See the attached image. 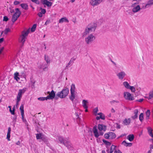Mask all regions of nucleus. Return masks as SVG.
<instances>
[{"label":"nucleus","instance_id":"obj_1","mask_svg":"<svg viewBox=\"0 0 153 153\" xmlns=\"http://www.w3.org/2000/svg\"><path fill=\"white\" fill-rule=\"evenodd\" d=\"M96 26L93 24L89 25L85 29L84 31L82 34L83 37H86L89 33L95 31Z\"/></svg>","mask_w":153,"mask_h":153},{"label":"nucleus","instance_id":"obj_2","mask_svg":"<svg viewBox=\"0 0 153 153\" xmlns=\"http://www.w3.org/2000/svg\"><path fill=\"white\" fill-rule=\"evenodd\" d=\"M29 32L30 30L28 29L27 31L23 30L22 32V34L20 36L19 41L20 42L22 43L23 45L27 39V37Z\"/></svg>","mask_w":153,"mask_h":153},{"label":"nucleus","instance_id":"obj_3","mask_svg":"<svg viewBox=\"0 0 153 153\" xmlns=\"http://www.w3.org/2000/svg\"><path fill=\"white\" fill-rule=\"evenodd\" d=\"M69 93V89L68 88L63 89L62 91L58 92L56 96L60 98H65L67 96Z\"/></svg>","mask_w":153,"mask_h":153},{"label":"nucleus","instance_id":"obj_4","mask_svg":"<svg viewBox=\"0 0 153 153\" xmlns=\"http://www.w3.org/2000/svg\"><path fill=\"white\" fill-rule=\"evenodd\" d=\"M95 39V36L93 34L91 33L85 37V40L87 44L89 45L92 43Z\"/></svg>","mask_w":153,"mask_h":153},{"label":"nucleus","instance_id":"obj_5","mask_svg":"<svg viewBox=\"0 0 153 153\" xmlns=\"http://www.w3.org/2000/svg\"><path fill=\"white\" fill-rule=\"evenodd\" d=\"M25 89L24 88L22 89H20L19 90V92L17 96V100L16 105V107H18L19 102L20 101L21 98L22 97V95L25 92Z\"/></svg>","mask_w":153,"mask_h":153},{"label":"nucleus","instance_id":"obj_6","mask_svg":"<svg viewBox=\"0 0 153 153\" xmlns=\"http://www.w3.org/2000/svg\"><path fill=\"white\" fill-rule=\"evenodd\" d=\"M15 11L16 12L13 15L12 19V21L13 23L17 20V19L20 16L21 14V12L19 10V8H16L15 9Z\"/></svg>","mask_w":153,"mask_h":153},{"label":"nucleus","instance_id":"obj_7","mask_svg":"<svg viewBox=\"0 0 153 153\" xmlns=\"http://www.w3.org/2000/svg\"><path fill=\"white\" fill-rule=\"evenodd\" d=\"M75 86L74 84H72L71 86V96L70 99L72 101H73L75 98Z\"/></svg>","mask_w":153,"mask_h":153},{"label":"nucleus","instance_id":"obj_8","mask_svg":"<svg viewBox=\"0 0 153 153\" xmlns=\"http://www.w3.org/2000/svg\"><path fill=\"white\" fill-rule=\"evenodd\" d=\"M105 138L106 139H113L115 138L116 135L115 134L112 132H109L105 133L104 134Z\"/></svg>","mask_w":153,"mask_h":153},{"label":"nucleus","instance_id":"obj_9","mask_svg":"<svg viewBox=\"0 0 153 153\" xmlns=\"http://www.w3.org/2000/svg\"><path fill=\"white\" fill-rule=\"evenodd\" d=\"M124 96L125 99L130 100H134V98L133 95L129 92H124Z\"/></svg>","mask_w":153,"mask_h":153},{"label":"nucleus","instance_id":"obj_10","mask_svg":"<svg viewBox=\"0 0 153 153\" xmlns=\"http://www.w3.org/2000/svg\"><path fill=\"white\" fill-rule=\"evenodd\" d=\"M102 0H91L90 4L93 6H97L101 3Z\"/></svg>","mask_w":153,"mask_h":153},{"label":"nucleus","instance_id":"obj_11","mask_svg":"<svg viewBox=\"0 0 153 153\" xmlns=\"http://www.w3.org/2000/svg\"><path fill=\"white\" fill-rule=\"evenodd\" d=\"M48 93L49 94V95L46 97L48 100H52L54 98L55 93L53 90H52L51 92H48Z\"/></svg>","mask_w":153,"mask_h":153},{"label":"nucleus","instance_id":"obj_12","mask_svg":"<svg viewBox=\"0 0 153 153\" xmlns=\"http://www.w3.org/2000/svg\"><path fill=\"white\" fill-rule=\"evenodd\" d=\"M136 3H134L132 4L131 7H133L132 9V11L134 13H136L138 12L141 9L139 5H137L135 7V5L137 4Z\"/></svg>","mask_w":153,"mask_h":153},{"label":"nucleus","instance_id":"obj_13","mask_svg":"<svg viewBox=\"0 0 153 153\" xmlns=\"http://www.w3.org/2000/svg\"><path fill=\"white\" fill-rule=\"evenodd\" d=\"M126 75V74L125 72L121 71L118 73L117 74V75L119 79L123 80Z\"/></svg>","mask_w":153,"mask_h":153},{"label":"nucleus","instance_id":"obj_14","mask_svg":"<svg viewBox=\"0 0 153 153\" xmlns=\"http://www.w3.org/2000/svg\"><path fill=\"white\" fill-rule=\"evenodd\" d=\"M152 5H153V0H149L147 1L144 6H143L142 7V9H145L146 8H148Z\"/></svg>","mask_w":153,"mask_h":153},{"label":"nucleus","instance_id":"obj_15","mask_svg":"<svg viewBox=\"0 0 153 153\" xmlns=\"http://www.w3.org/2000/svg\"><path fill=\"white\" fill-rule=\"evenodd\" d=\"M20 110L21 111V114L22 117V119L24 122L26 121V120L24 118V105L23 104H22L21 105L20 108Z\"/></svg>","mask_w":153,"mask_h":153},{"label":"nucleus","instance_id":"obj_16","mask_svg":"<svg viewBox=\"0 0 153 153\" xmlns=\"http://www.w3.org/2000/svg\"><path fill=\"white\" fill-rule=\"evenodd\" d=\"M42 3L44 5H46L48 7H50L51 6L52 2L48 1V0H40Z\"/></svg>","mask_w":153,"mask_h":153},{"label":"nucleus","instance_id":"obj_17","mask_svg":"<svg viewBox=\"0 0 153 153\" xmlns=\"http://www.w3.org/2000/svg\"><path fill=\"white\" fill-rule=\"evenodd\" d=\"M116 146L112 145L110 149L108 148H107L106 152L108 153H112L115 149Z\"/></svg>","mask_w":153,"mask_h":153},{"label":"nucleus","instance_id":"obj_18","mask_svg":"<svg viewBox=\"0 0 153 153\" xmlns=\"http://www.w3.org/2000/svg\"><path fill=\"white\" fill-rule=\"evenodd\" d=\"M138 112V111L137 109H135L134 111L133 114L131 117V118L133 120H134L137 118Z\"/></svg>","mask_w":153,"mask_h":153},{"label":"nucleus","instance_id":"obj_19","mask_svg":"<svg viewBox=\"0 0 153 153\" xmlns=\"http://www.w3.org/2000/svg\"><path fill=\"white\" fill-rule=\"evenodd\" d=\"M93 131L95 137L96 138L98 137L100 134L98 131L96 126H94L93 127Z\"/></svg>","mask_w":153,"mask_h":153},{"label":"nucleus","instance_id":"obj_20","mask_svg":"<svg viewBox=\"0 0 153 153\" xmlns=\"http://www.w3.org/2000/svg\"><path fill=\"white\" fill-rule=\"evenodd\" d=\"M98 128L100 131L102 130L105 131L106 130V126L102 124H99Z\"/></svg>","mask_w":153,"mask_h":153},{"label":"nucleus","instance_id":"obj_21","mask_svg":"<svg viewBox=\"0 0 153 153\" xmlns=\"http://www.w3.org/2000/svg\"><path fill=\"white\" fill-rule=\"evenodd\" d=\"M58 140L61 143H62L65 145L66 143H68L69 142L67 141L65 139L62 137H58Z\"/></svg>","mask_w":153,"mask_h":153},{"label":"nucleus","instance_id":"obj_22","mask_svg":"<svg viewBox=\"0 0 153 153\" xmlns=\"http://www.w3.org/2000/svg\"><path fill=\"white\" fill-rule=\"evenodd\" d=\"M131 119L130 118L125 119H124L123 123L124 125H128L130 124L131 123Z\"/></svg>","mask_w":153,"mask_h":153},{"label":"nucleus","instance_id":"obj_23","mask_svg":"<svg viewBox=\"0 0 153 153\" xmlns=\"http://www.w3.org/2000/svg\"><path fill=\"white\" fill-rule=\"evenodd\" d=\"M11 131V128L10 127H9L8 128V131L7 134V138L8 140L10 141V134Z\"/></svg>","mask_w":153,"mask_h":153},{"label":"nucleus","instance_id":"obj_24","mask_svg":"<svg viewBox=\"0 0 153 153\" xmlns=\"http://www.w3.org/2000/svg\"><path fill=\"white\" fill-rule=\"evenodd\" d=\"M64 22H68L69 21L66 17H64L61 19L59 21V23H62Z\"/></svg>","mask_w":153,"mask_h":153},{"label":"nucleus","instance_id":"obj_25","mask_svg":"<svg viewBox=\"0 0 153 153\" xmlns=\"http://www.w3.org/2000/svg\"><path fill=\"white\" fill-rule=\"evenodd\" d=\"M150 111L149 110H148L146 112V120H148L150 117Z\"/></svg>","mask_w":153,"mask_h":153},{"label":"nucleus","instance_id":"obj_26","mask_svg":"<svg viewBox=\"0 0 153 153\" xmlns=\"http://www.w3.org/2000/svg\"><path fill=\"white\" fill-rule=\"evenodd\" d=\"M134 136L133 134H129L127 137V139L130 141H132L134 139Z\"/></svg>","mask_w":153,"mask_h":153},{"label":"nucleus","instance_id":"obj_27","mask_svg":"<svg viewBox=\"0 0 153 153\" xmlns=\"http://www.w3.org/2000/svg\"><path fill=\"white\" fill-rule=\"evenodd\" d=\"M88 102L87 100H83L82 101V106L84 108H88V107L87 105Z\"/></svg>","mask_w":153,"mask_h":153},{"label":"nucleus","instance_id":"obj_28","mask_svg":"<svg viewBox=\"0 0 153 153\" xmlns=\"http://www.w3.org/2000/svg\"><path fill=\"white\" fill-rule=\"evenodd\" d=\"M45 60L48 64L50 63V60L48 56L45 55Z\"/></svg>","mask_w":153,"mask_h":153},{"label":"nucleus","instance_id":"obj_29","mask_svg":"<svg viewBox=\"0 0 153 153\" xmlns=\"http://www.w3.org/2000/svg\"><path fill=\"white\" fill-rule=\"evenodd\" d=\"M19 76V74L18 72H16L14 74V78L17 81L20 79V78L18 76Z\"/></svg>","mask_w":153,"mask_h":153},{"label":"nucleus","instance_id":"obj_30","mask_svg":"<svg viewBox=\"0 0 153 153\" xmlns=\"http://www.w3.org/2000/svg\"><path fill=\"white\" fill-rule=\"evenodd\" d=\"M123 84L124 87L127 89L129 88L131 86L129 85L127 82H124L123 83Z\"/></svg>","mask_w":153,"mask_h":153},{"label":"nucleus","instance_id":"obj_31","mask_svg":"<svg viewBox=\"0 0 153 153\" xmlns=\"http://www.w3.org/2000/svg\"><path fill=\"white\" fill-rule=\"evenodd\" d=\"M21 6L25 10H27L28 9V5L26 4H21Z\"/></svg>","mask_w":153,"mask_h":153},{"label":"nucleus","instance_id":"obj_32","mask_svg":"<svg viewBox=\"0 0 153 153\" xmlns=\"http://www.w3.org/2000/svg\"><path fill=\"white\" fill-rule=\"evenodd\" d=\"M43 136L41 133L37 134H36V138L37 139H41Z\"/></svg>","mask_w":153,"mask_h":153},{"label":"nucleus","instance_id":"obj_33","mask_svg":"<svg viewBox=\"0 0 153 153\" xmlns=\"http://www.w3.org/2000/svg\"><path fill=\"white\" fill-rule=\"evenodd\" d=\"M76 58H74V57L72 58L69 62L68 64V65L67 66V67L70 65L72 63H73L74 61L76 60Z\"/></svg>","mask_w":153,"mask_h":153},{"label":"nucleus","instance_id":"obj_34","mask_svg":"<svg viewBox=\"0 0 153 153\" xmlns=\"http://www.w3.org/2000/svg\"><path fill=\"white\" fill-rule=\"evenodd\" d=\"M122 144L126 146H130L132 145V143H127L125 140L123 142Z\"/></svg>","mask_w":153,"mask_h":153},{"label":"nucleus","instance_id":"obj_35","mask_svg":"<svg viewBox=\"0 0 153 153\" xmlns=\"http://www.w3.org/2000/svg\"><path fill=\"white\" fill-rule=\"evenodd\" d=\"M44 66L43 65H42L39 67V68L40 69H42L43 71H45L48 70V68L47 67H45L43 68Z\"/></svg>","mask_w":153,"mask_h":153},{"label":"nucleus","instance_id":"obj_36","mask_svg":"<svg viewBox=\"0 0 153 153\" xmlns=\"http://www.w3.org/2000/svg\"><path fill=\"white\" fill-rule=\"evenodd\" d=\"M139 119L141 122H142L143 119V113H141L139 116Z\"/></svg>","mask_w":153,"mask_h":153},{"label":"nucleus","instance_id":"obj_37","mask_svg":"<svg viewBox=\"0 0 153 153\" xmlns=\"http://www.w3.org/2000/svg\"><path fill=\"white\" fill-rule=\"evenodd\" d=\"M7 10L10 13H12L14 12V10L12 7H9L7 9Z\"/></svg>","mask_w":153,"mask_h":153},{"label":"nucleus","instance_id":"obj_38","mask_svg":"<svg viewBox=\"0 0 153 153\" xmlns=\"http://www.w3.org/2000/svg\"><path fill=\"white\" fill-rule=\"evenodd\" d=\"M105 117L104 115L100 116H97L96 117V119L97 120H99L100 119L102 120H104L105 119Z\"/></svg>","mask_w":153,"mask_h":153},{"label":"nucleus","instance_id":"obj_39","mask_svg":"<svg viewBox=\"0 0 153 153\" xmlns=\"http://www.w3.org/2000/svg\"><path fill=\"white\" fill-rule=\"evenodd\" d=\"M10 31V29L9 28H6L4 30V33L5 34H7Z\"/></svg>","mask_w":153,"mask_h":153},{"label":"nucleus","instance_id":"obj_40","mask_svg":"<svg viewBox=\"0 0 153 153\" xmlns=\"http://www.w3.org/2000/svg\"><path fill=\"white\" fill-rule=\"evenodd\" d=\"M36 24H34L33 25L31 29V31L32 32H33L35 30L36 28Z\"/></svg>","mask_w":153,"mask_h":153},{"label":"nucleus","instance_id":"obj_41","mask_svg":"<svg viewBox=\"0 0 153 153\" xmlns=\"http://www.w3.org/2000/svg\"><path fill=\"white\" fill-rule=\"evenodd\" d=\"M103 142L107 146H110L111 144L110 142H108L105 140L103 139L102 140Z\"/></svg>","mask_w":153,"mask_h":153},{"label":"nucleus","instance_id":"obj_42","mask_svg":"<svg viewBox=\"0 0 153 153\" xmlns=\"http://www.w3.org/2000/svg\"><path fill=\"white\" fill-rule=\"evenodd\" d=\"M129 89H130L133 92H134L136 90L134 86H130Z\"/></svg>","mask_w":153,"mask_h":153},{"label":"nucleus","instance_id":"obj_43","mask_svg":"<svg viewBox=\"0 0 153 153\" xmlns=\"http://www.w3.org/2000/svg\"><path fill=\"white\" fill-rule=\"evenodd\" d=\"M46 97H40L38 98V100L41 101H43L45 100H47L48 99H47Z\"/></svg>","mask_w":153,"mask_h":153},{"label":"nucleus","instance_id":"obj_44","mask_svg":"<svg viewBox=\"0 0 153 153\" xmlns=\"http://www.w3.org/2000/svg\"><path fill=\"white\" fill-rule=\"evenodd\" d=\"M98 111V110L97 108H95L93 111L94 114L95 115H97V112Z\"/></svg>","mask_w":153,"mask_h":153},{"label":"nucleus","instance_id":"obj_45","mask_svg":"<svg viewBox=\"0 0 153 153\" xmlns=\"http://www.w3.org/2000/svg\"><path fill=\"white\" fill-rule=\"evenodd\" d=\"M41 140H43L44 142H48V139L46 137H45L43 136Z\"/></svg>","mask_w":153,"mask_h":153},{"label":"nucleus","instance_id":"obj_46","mask_svg":"<svg viewBox=\"0 0 153 153\" xmlns=\"http://www.w3.org/2000/svg\"><path fill=\"white\" fill-rule=\"evenodd\" d=\"M31 0L32 2H34L37 4H40V2H39V1H38V0Z\"/></svg>","mask_w":153,"mask_h":153},{"label":"nucleus","instance_id":"obj_47","mask_svg":"<svg viewBox=\"0 0 153 153\" xmlns=\"http://www.w3.org/2000/svg\"><path fill=\"white\" fill-rule=\"evenodd\" d=\"M8 20V19L7 16H5L4 17L3 19V21L7 22Z\"/></svg>","mask_w":153,"mask_h":153},{"label":"nucleus","instance_id":"obj_48","mask_svg":"<svg viewBox=\"0 0 153 153\" xmlns=\"http://www.w3.org/2000/svg\"><path fill=\"white\" fill-rule=\"evenodd\" d=\"M40 9L41 10V12L43 14H45L46 13V10L45 9H42V8H40Z\"/></svg>","mask_w":153,"mask_h":153},{"label":"nucleus","instance_id":"obj_49","mask_svg":"<svg viewBox=\"0 0 153 153\" xmlns=\"http://www.w3.org/2000/svg\"><path fill=\"white\" fill-rule=\"evenodd\" d=\"M20 3V2L17 1H14L13 4L15 5H17Z\"/></svg>","mask_w":153,"mask_h":153},{"label":"nucleus","instance_id":"obj_50","mask_svg":"<svg viewBox=\"0 0 153 153\" xmlns=\"http://www.w3.org/2000/svg\"><path fill=\"white\" fill-rule=\"evenodd\" d=\"M4 49V47H2L0 48V54L2 53Z\"/></svg>","mask_w":153,"mask_h":153},{"label":"nucleus","instance_id":"obj_51","mask_svg":"<svg viewBox=\"0 0 153 153\" xmlns=\"http://www.w3.org/2000/svg\"><path fill=\"white\" fill-rule=\"evenodd\" d=\"M38 15L39 17H42V13L41 12L38 13Z\"/></svg>","mask_w":153,"mask_h":153},{"label":"nucleus","instance_id":"obj_52","mask_svg":"<svg viewBox=\"0 0 153 153\" xmlns=\"http://www.w3.org/2000/svg\"><path fill=\"white\" fill-rule=\"evenodd\" d=\"M114 153H122V152L119 150L118 151L115 150Z\"/></svg>","mask_w":153,"mask_h":153},{"label":"nucleus","instance_id":"obj_53","mask_svg":"<svg viewBox=\"0 0 153 153\" xmlns=\"http://www.w3.org/2000/svg\"><path fill=\"white\" fill-rule=\"evenodd\" d=\"M111 111L112 113H114L115 112V111L113 108H112L111 109Z\"/></svg>","mask_w":153,"mask_h":153},{"label":"nucleus","instance_id":"obj_54","mask_svg":"<svg viewBox=\"0 0 153 153\" xmlns=\"http://www.w3.org/2000/svg\"><path fill=\"white\" fill-rule=\"evenodd\" d=\"M4 40V39L3 38H2L1 39H0V43H1L2 42H3Z\"/></svg>","mask_w":153,"mask_h":153},{"label":"nucleus","instance_id":"obj_55","mask_svg":"<svg viewBox=\"0 0 153 153\" xmlns=\"http://www.w3.org/2000/svg\"><path fill=\"white\" fill-rule=\"evenodd\" d=\"M15 106L13 107V113L12 114L14 115L15 114Z\"/></svg>","mask_w":153,"mask_h":153},{"label":"nucleus","instance_id":"obj_56","mask_svg":"<svg viewBox=\"0 0 153 153\" xmlns=\"http://www.w3.org/2000/svg\"><path fill=\"white\" fill-rule=\"evenodd\" d=\"M143 100V99H140L138 100H137V101H138V102H142Z\"/></svg>","mask_w":153,"mask_h":153},{"label":"nucleus","instance_id":"obj_57","mask_svg":"<svg viewBox=\"0 0 153 153\" xmlns=\"http://www.w3.org/2000/svg\"><path fill=\"white\" fill-rule=\"evenodd\" d=\"M97 114L100 115V116L104 115L102 113H98Z\"/></svg>","mask_w":153,"mask_h":153},{"label":"nucleus","instance_id":"obj_58","mask_svg":"<svg viewBox=\"0 0 153 153\" xmlns=\"http://www.w3.org/2000/svg\"><path fill=\"white\" fill-rule=\"evenodd\" d=\"M111 103H114L115 102H118L117 101H116L115 100H113V101H111L110 102Z\"/></svg>","mask_w":153,"mask_h":153},{"label":"nucleus","instance_id":"obj_59","mask_svg":"<svg viewBox=\"0 0 153 153\" xmlns=\"http://www.w3.org/2000/svg\"><path fill=\"white\" fill-rule=\"evenodd\" d=\"M100 134L101 135H102L103 134V132L102 131H100L99 132Z\"/></svg>","mask_w":153,"mask_h":153},{"label":"nucleus","instance_id":"obj_60","mask_svg":"<svg viewBox=\"0 0 153 153\" xmlns=\"http://www.w3.org/2000/svg\"><path fill=\"white\" fill-rule=\"evenodd\" d=\"M20 142L19 141H18V142H17L16 143V144L17 145H19L20 144Z\"/></svg>","mask_w":153,"mask_h":153},{"label":"nucleus","instance_id":"obj_61","mask_svg":"<svg viewBox=\"0 0 153 153\" xmlns=\"http://www.w3.org/2000/svg\"><path fill=\"white\" fill-rule=\"evenodd\" d=\"M111 61L112 62V63L114 65H116V63L114 62V61H112V60H111Z\"/></svg>","mask_w":153,"mask_h":153},{"label":"nucleus","instance_id":"obj_62","mask_svg":"<svg viewBox=\"0 0 153 153\" xmlns=\"http://www.w3.org/2000/svg\"><path fill=\"white\" fill-rule=\"evenodd\" d=\"M10 112H11V114H12L13 113V110H12L11 108H10V109H9Z\"/></svg>","mask_w":153,"mask_h":153},{"label":"nucleus","instance_id":"obj_63","mask_svg":"<svg viewBox=\"0 0 153 153\" xmlns=\"http://www.w3.org/2000/svg\"><path fill=\"white\" fill-rule=\"evenodd\" d=\"M75 114H76V116L77 117V118H79V115H78V114H77V113H76Z\"/></svg>","mask_w":153,"mask_h":153},{"label":"nucleus","instance_id":"obj_64","mask_svg":"<svg viewBox=\"0 0 153 153\" xmlns=\"http://www.w3.org/2000/svg\"><path fill=\"white\" fill-rule=\"evenodd\" d=\"M152 152V150L150 149L149 151H148L147 153H151Z\"/></svg>","mask_w":153,"mask_h":153}]
</instances>
